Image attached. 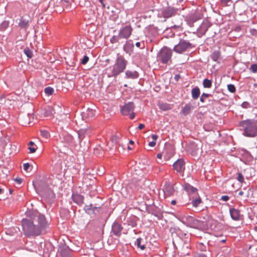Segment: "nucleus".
<instances>
[{
	"label": "nucleus",
	"mask_w": 257,
	"mask_h": 257,
	"mask_svg": "<svg viewBox=\"0 0 257 257\" xmlns=\"http://www.w3.org/2000/svg\"><path fill=\"white\" fill-rule=\"evenodd\" d=\"M240 130L243 131V135L250 138L257 136V120L247 119L239 122Z\"/></svg>",
	"instance_id": "f257e3e1"
},
{
	"label": "nucleus",
	"mask_w": 257,
	"mask_h": 257,
	"mask_svg": "<svg viewBox=\"0 0 257 257\" xmlns=\"http://www.w3.org/2000/svg\"><path fill=\"white\" fill-rule=\"evenodd\" d=\"M21 223L24 234L26 236H38L40 234V228L34 224L31 219H23Z\"/></svg>",
	"instance_id": "f03ea898"
},
{
	"label": "nucleus",
	"mask_w": 257,
	"mask_h": 257,
	"mask_svg": "<svg viewBox=\"0 0 257 257\" xmlns=\"http://www.w3.org/2000/svg\"><path fill=\"white\" fill-rule=\"evenodd\" d=\"M127 63V60L122 56H118L114 65L109 68L110 73L108 74V76L116 77L124 71Z\"/></svg>",
	"instance_id": "7ed1b4c3"
},
{
	"label": "nucleus",
	"mask_w": 257,
	"mask_h": 257,
	"mask_svg": "<svg viewBox=\"0 0 257 257\" xmlns=\"http://www.w3.org/2000/svg\"><path fill=\"white\" fill-rule=\"evenodd\" d=\"M133 28L131 25L122 26L119 30L117 35L113 36L110 39L111 44L119 43L121 39H128L131 36Z\"/></svg>",
	"instance_id": "20e7f679"
},
{
	"label": "nucleus",
	"mask_w": 257,
	"mask_h": 257,
	"mask_svg": "<svg viewBox=\"0 0 257 257\" xmlns=\"http://www.w3.org/2000/svg\"><path fill=\"white\" fill-rule=\"evenodd\" d=\"M172 54V49L166 46L163 47L157 55V61L161 62L163 64H167L169 62H171Z\"/></svg>",
	"instance_id": "39448f33"
},
{
	"label": "nucleus",
	"mask_w": 257,
	"mask_h": 257,
	"mask_svg": "<svg viewBox=\"0 0 257 257\" xmlns=\"http://www.w3.org/2000/svg\"><path fill=\"white\" fill-rule=\"evenodd\" d=\"M193 40L194 39H191L188 40L183 39L180 40L179 43L174 46L173 50L177 53H183L188 49L192 48V44L190 42V41Z\"/></svg>",
	"instance_id": "423d86ee"
},
{
	"label": "nucleus",
	"mask_w": 257,
	"mask_h": 257,
	"mask_svg": "<svg viewBox=\"0 0 257 257\" xmlns=\"http://www.w3.org/2000/svg\"><path fill=\"white\" fill-rule=\"evenodd\" d=\"M182 222L187 226L198 229H200L202 226L201 221L191 216L183 218Z\"/></svg>",
	"instance_id": "0eeeda50"
},
{
	"label": "nucleus",
	"mask_w": 257,
	"mask_h": 257,
	"mask_svg": "<svg viewBox=\"0 0 257 257\" xmlns=\"http://www.w3.org/2000/svg\"><path fill=\"white\" fill-rule=\"evenodd\" d=\"M135 107L133 102H129L121 107V112L123 115H129L130 118L133 119L135 117L134 112Z\"/></svg>",
	"instance_id": "6e6552de"
},
{
	"label": "nucleus",
	"mask_w": 257,
	"mask_h": 257,
	"mask_svg": "<svg viewBox=\"0 0 257 257\" xmlns=\"http://www.w3.org/2000/svg\"><path fill=\"white\" fill-rule=\"evenodd\" d=\"M173 168L177 173L183 175L185 170V162L182 159H178L173 164Z\"/></svg>",
	"instance_id": "1a4fd4ad"
},
{
	"label": "nucleus",
	"mask_w": 257,
	"mask_h": 257,
	"mask_svg": "<svg viewBox=\"0 0 257 257\" xmlns=\"http://www.w3.org/2000/svg\"><path fill=\"white\" fill-rule=\"evenodd\" d=\"M178 12V9L172 7H168L163 9L161 15L165 19H168L175 16Z\"/></svg>",
	"instance_id": "9d476101"
},
{
	"label": "nucleus",
	"mask_w": 257,
	"mask_h": 257,
	"mask_svg": "<svg viewBox=\"0 0 257 257\" xmlns=\"http://www.w3.org/2000/svg\"><path fill=\"white\" fill-rule=\"evenodd\" d=\"M31 118H34L33 114L29 112L27 114H22L20 115L19 116V120L23 125H25L30 123Z\"/></svg>",
	"instance_id": "9b49d317"
},
{
	"label": "nucleus",
	"mask_w": 257,
	"mask_h": 257,
	"mask_svg": "<svg viewBox=\"0 0 257 257\" xmlns=\"http://www.w3.org/2000/svg\"><path fill=\"white\" fill-rule=\"evenodd\" d=\"M42 195L47 201L51 202L55 198V195L53 191L48 188L46 190H43L42 192Z\"/></svg>",
	"instance_id": "f8f14e48"
},
{
	"label": "nucleus",
	"mask_w": 257,
	"mask_h": 257,
	"mask_svg": "<svg viewBox=\"0 0 257 257\" xmlns=\"http://www.w3.org/2000/svg\"><path fill=\"white\" fill-rule=\"evenodd\" d=\"M100 206H96L92 204L86 205L84 206V209L85 212L89 215L96 214L98 212Z\"/></svg>",
	"instance_id": "ddd939ff"
},
{
	"label": "nucleus",
	"mask_w": 257,
	"mask_h": 257,
	"mask_svg": "<svg viewBox=\"0 0 257 257\" xmlns=\"http://www.w3.org/2000/svg\"><path fill=\"white\" fill-rule=\"evenodd\" d=\"M122 229L123 227L120 224L114 222L112 225L111 232L114 235L119 237L121 234Z\"/></svg>",
	"instance_id": "4468645a"
},
{
	"label": "nucleus",
	"mask_w": 257,
	"mask_h": 257,
	"mask_svg": "<svg viewBox=\"0 0 257 257\" xmlns=\"http://www.w3.org/2000/svg\"><path fill=\"white\" fill-rule=\"evenodd\" d=\"M37 220L39 224V225L37 226L40 228V232L41 233L42 231L48 226V222L46 220L45 216L40 214L37 217Z\"/></svg>",
	"instance_id": "2eb2a0df"
},
{
	"label": "nucleus",
	"mask_w": 257,
	"mask_h": 257,
	"mask_svg": "<svg viewBox=\"0 0 257 257\" xmlns=\"http://www.w3.org/2000/svg\"><path fill=\"white\" fill-rule=\"evenodd\" d=\"M229 213L231 218L235 221H238L240 219V212L235 208H230Z\"/></svg>",
	"instance_id": "dca6fc26"
},
{
	"label": "nucleus",
	"mask_w": 257,
	"mask_h": 257,
	"mask_svg": "<svg viewBox=\"0 0 257 257\" xmlns=\"http://www.w3.org/2000/svg\"><path fill=\"white\" fill-rule=\"evenodd\" d=\"M72 198L73 201L78 205H81L83 203L84 196L78 193H73Z\"/></svg>",
	"instance_id": "f3484780"
},
{
	"label": "nucleus",
	"mask_w": 257,
	"mask_h": 257,
	"mask_svg": "<svg viewBox=\"0 0 257 257\" xmlns=\"http://www.w3.org/2000/svg\"><path fill=\"white\" fill-rule=\"evenodd\" d=\"M139 77V74L137 71L126 70L125 72V78L135 79Z\"/></svg>",
	"instance_id": "a211bd4d"
},
{
	"label": "nucleus",
	"mask_w": 257,
	"mask_h": 257,
	"mask_svg": "<svg viewBox=\"0 0 257 257\" xmlns=\"http://www.w3.org/2000/svg\"><path fill=\"white\" fill-rule=\"evenodd\" d=\"M134 45L132 40L126 41L125 44L123 46V49L126 53L131 54L133 51Z\"/></svg>",
	"instance_id": "6ab92c4d"
},
{
	"label": "nucleus",
	"mask_w": 257,
	"mask_h": 257,
	"mask_svg": "<svg viewBox=\"0 0 257 257\" xmlns=\"http://www.w3.org/2000/svg\"><path fill=\"white\" fill-rule=\"evenodd\" d=\"M163 154H164V158L167 161L170 158V148L168 149L166 148L162 153H159L157 155V157L158 159H161Z\"/></svg>",
	"instance_id": "aec40b11"
},
{
	"label": "nucleus",
	"mask_w": 257,
	"mask_h": 257,
	"mask_svg": "<svg viewBox=\"0 0 257 257\" xmlns=\"http://www.w3.org/2000/svg\"><path fill=\"white\" fill-rule=\"evenodd\" d=\"M164 192L167 195L171 196L174 193V189L172 184H167L164 186Z\"/></svg>",
	"instance_id": "412c9836"
},
{
	"label": "nucleus",
	"mask_w": 257,
	"mask_h": 257,
	"mask_svg": "<svg viewBox=\"0 0 257 257\" xmlns=\"http://www.w3.org/2000/svg\"><path fill=\"white\" fill-rule=\"evenodd\" d=\"M211 58L213 61L219 63L222 59L220 52L219 51H214L211 55Z\"/></svg>",
	"instance_id": "4be33fe9"
},
{
	"label": "nucleus",
	"mask_w": 257,
	"mask_h": 257,
	"mask_svg": "<svg viewBox=\"0 0 257 257\" xmlns=\"http://www.w3.org/2000/svg\"><path fill=\"white\" fill-rule=\"evenodd\" d=\"M193 106L191 104H186L183 107H182L181 113L184 115H187L190 113L191 110L193 109Z\"/></svg>",
	"instance_id": "5701e85b"
},
{
	"label": "nucleus",
	"mask_w": 257,
	"mask_h": 257,
	"mask_svg": "<svg viewBox=\"0 0 257 257\" xmlns=\"http://www.w3.org/2000/svg\"><path fill=\"white\" fill-rule=\"evenodd\" d=\"M210 27L209 24L207 22H203L199 27L198 30L202 35H204Z\"/></svg>",
	"instance_id": "b1692460"
},
{
	"label": "nucleus",
	"mask_w": 257,
	"mask_h": 257,
	"mask_svg": "<svg viewBox=\"0 0 257 257\" xmlns=\"http://www.w3.org/2000/svg\"><path fill=\"white\" fill-rule=\"evenodd\" d=\"M200 94V91L199 88L196 86L193 88L191 91L192 97L194 99H197L198 98Z\"/></svg>",
	"instance_id": "393cba45"
},
{
	"label": "nucleus",
	"mask_w": 257,
	"mask_h": 257,
	"mask_svg": "<svg viewBox=\"0 0 257 257\" xmlns=\"http://www.w3.org/2000/svg\"><path fill=\"white\" fill-rule=\"evenodd\" d=\"M29 20H25L22 18L20 20L19 25L22 29L26 30L29 26Z\"/></svg>",
	"instance_id": "a878e982"
},
{
	"label": "nucleus",
	"mask_w": 257,
	"mask_h": 257,
	"mask_svg": "<svg viewBox=\"0 0 257 257\" xmlns=\"http://www.w3.org/2000/svg\"><path fill=\"white\" fill-rule=\"evenodd\" d=\"M143 242V239L140 237L137 238L135 244L138 247H140L142 250H144L146 248V245Z\"/></svg>",
	"instance_id": "bb28decb"
},
{
	"label": "nucleus",
	"mask_w": 257,
	"mask_h": 257,
	"mask_svg": "<svg viewBox=\"0 0 257 257\" xmlns=\"http://www.w3.org/2000/svg\"><path fill=\"white\" fill-rule=\"evenodd\" d=\"M62 257H72V254L70 249L67 247L63 248L61 251Z\"/></svg>",
	"instance_id": "cd10ccee"
},
{
	"label": "nucleus",
	"mask_w": 257,
	"mask_h": 257,
	"mask_svg": "<svg viewBox=\"0 0 257 257\" xmlns=\"http://www.w3.org/2000/svg\"><path fill=\"white\" fill-rule=\"evenodd\" d=\"M174 32H179L183 31L182 23H179L178 24L174 25L170 27Z\"/></svg>",
	"instance_id": "c85d7f7f"
},
{
	"label": "nucleus",
	"mask_w": 257,
	"mask_h": 257,
	"mask_svg": "<svg viewBox=\"0 0 257 257\" xmlns=\"http://www.w3.org/2000/svg\"><path fill=\"white\" fill-rule=\"evenodd\" d=\"M202 17V15L199 13H196L191 16H189V18L192 20L195 23L198 20L201 19Z\"/></svg>",
	"instance_id": "c756f323"
},
{
	"label": "nucleus",
	"mask_w": 257,
	"mask_h": 257,
	"mask_svg": "<svg viewBox=\"0 0 257 257\" xmlns=\"http://www.w3.org/2000/svg\"><path fill=\"white\" fill-rule=\"evenodd\" d=\"M164 33L167 37H173L175 36V32H174L170 27L167 28L164 30Z\"/></svg>",
	"instance_id": "7c9ffc66"
},
{
	"label": "nucleus",
	"mask_w": 257,
	"mask_h": 257,
	"mask_svg": "<svg viewBox=\"0 0 257 257\" xmlns=\"http://www.w3.org/2000/svg\"><path fill=\"white\" fill-rule=\"evenodd\" d=\"M159 108L164 111H166L171 109V105L166 103H162L159 104Z\"/></svg>",
	"instance_id": "2f4dec72"
},
{
	"label": "nucleus",
	"mask_w": 257,
	"mask_h": 257,
	"mask_svg": "<svg viewBox=\"0 0 257 257\" xmlns=\"http://www.w3.org/2000/svg\"><path fill=\"white\" fill-rule=\"evenodd\" d=\"M54 109L50 106H48L45 111V115L46 116H50L54 113Z\"/></svg>",
	"instance_id": "473e14b6"
},
{
	"label": "nucleus",
	"mask_w": 257,
	"mask_h": 257,
	"mask_svg": "<svg viewBox=\"0 0 257 257\" xmlns=\"http://www.w3.org/2000/svg\"><path fill=\"white\" fill-rule=\"evenodd\" d=\"M9 26V22L8 21L5 20L3 21L0 25V31H5L8 28Z\"/></svg>",
	"instance_id": "72a5a7b5"
},
{
	"label": "nucleus",
	"mask_w": 257,
	"mask_h": 257,
	"mask_svg": "<svg viewBox=\"0 0 257 257\" xmlns=\"http://www.w3.org/2000/svg\"><path fill=\"white\" fill-rule=\"evenodd\" d=\"M203 85L204 88H211L212 86V81L208 79H204L203 81Z\"/></svg>",
	"instance_id": "f704fd0d"
},
{
	"label": "nucleus",
	"mask_w": 257,
	"mask_h": 257,
	"mask_svg": "<svg viewBox=\"0 0 257 257\" xmlns=\"http://www.w3.org/2000/svg\"><path fill=\"white\" fill-rule=\"evenodd\" d=\"M241 152H242V155L244 156L247 159H252V155H251L250 153L248 151H247V150H245V149H242L241 150Z\"/></svg>",
	"instance_id": "c9c22d12"
},
{
	"label": "nucleus",
	"mask_w": 257,
	"mask_h": 257,
	"mask_svg": "<svg viewBox=\"0 0 257 257\" xmlns=\"http://www.w3.org/2000/svg\"><path fill=\"white\" fill-rule=\"evenodd\" d=\"M201 202L202 201L201 198L198 197L192 200V204L193 207H197Z\"/></svg>",
	"instance_id": "e433bc0d"
},
{
	"label": "nucleus",
	"mask_w": 257,
	"mask_h": 257,
	"mask_svg": "<svg viewBox=\"0 0 257 257\" xmlns=\"http://www.w3.org/2000/svg\"><path fill=\"white\" fill-rule=\"evenodd\" d=\"M186 190L188 192L196 193L197 192V189L189 184H187L185 187Z\"/></svg>",
	"instance_id": "4c0bfd02"
},
{
	"label": "nucleus",
	"mask_w": 257,
	"mask_h": 257,
	"mask_svg": "<svg viewBox=\"0 0 257 257\" xmlns=\"http://www.w3.org/2000/svg\"><path fill=\"white\" fill-rule=\"evenodd\" d=\"M198 248H199L201 251H206L208 248V246L205 245L204 243L200 242L198 243L197 245Z\"/></svg>",
	"instance_id": "58836bf2"
},
{
	"label": "nucleus",
	"mask_w": 257,
	"mask_h": 257,
	"mask_svg": "<svg viewBox=\"0 0 257 257\" xmlns=\"http://www.w3.org/2000/svg\"><path fill=\"white\" fill-rule=\"evenodd\" d=\"M24 52L25 54L29 58H31L32 57L33 52L29 48H26L24 50Z\"/></svg>",
	"instance_id": "ea45409f"
},
{
	"label": "nucleus",
	"mask_w": 257,
	"mask_h": 257,
	"mask_svg": "<svg viewBox=\"0 0 257 257\" xmlns=\"http://www.w3.org/2000/svg\"><path fill=\"white\" fill-rule=\"evenodd\" d=\"M41 135L44 138L48 139L50 137L49 133L46 130H41Z\"/></svg>",
	"instance_id": "a19ab883"
},
{
	"label": "nucleus",
	"mask_w": 257,
	"mask_h": 257,
	"mask_svg": "<svg viewBox=\"0 0 257 257\" xmlns=\"http://www.w3.org/2000/svg\"><path fill=\"white\" fill-rule=\"evenodd\" d=\"M191 149H194L193 150H191L192 154L193 155H196V153H197V152L199 150V148L197 147V146L195 144H193V145H191Z\"/></svg>",
	"instance_id": "79ce46f5"
},
{
	"label": "nucleus",
	"mask_w": 257,
	"mask_h": 257,
	"mask_svg": "<svg viewBox=\"0 0 257 257\" xmlns=\"http://www.w3.org/2000/svg\"><path fill=\"white\" fill-rule=\"evenodd\" d=\"M227 89L228 91L231 93H234L236 91L235 87L233 84H228L227 85Z\"/></svg>",
	"instance_id": "37998d69"
},
{
	"label": "nucleus",
	"mask_w": 257,
	"mask_h": 257,
	"mask_svg": "<svg viewBox=\"0 0 257 257\" xmlns=\"http://www.w3.org/2000/svg\"><path fill=\"white\" fill-rule=\"evenodd\" d=\"M87 117H91L95 115V111L93 109H88L86 111Z\"/></svg>",
	"instance_id": "c03bdc74"
},
{
	"label": "nucleus",
	"mask_w": 257,
	"mask_h": 257,
	"mask_svg": "<svg viewBox=\"0 0 257 257\" xmlns=\"http://www.w3.org/2000/svg\"><path fill=\"white\" fill-rule=\"evenodd\" d=\"M54 92V89L50 87H47L45 89V92L48 95H51Z\"/></svg>",
	"instance_id": "a18cd8bd"
},
{
	"label": "nucleus",
	"mask_w": 257,
	"mask_h": 257,
	"mask_svg": "<svg viewBox=\"0 0 257 257\" xmlns=\"http://www.w3.org/2000/svg\"><path fill=\"white\" fill-rule=\"evenodd\" d=\"M221 4L224 6H229L232 3V0H220Z\"/></svg>",
	"instance_id": "49530a36"
},
{
	"label": "nucleus",
	"mask_w": 257,
	"mask_h": 257,
	"mask_svg": "<svg viewBox=\"0 0 257 257\" xmlns=\"http://www.w3.org/2000/svg\"><path fill=\"white\" fill-rule=\"evenodd\" d=\"M236 179L238 181L241 183L244 182V177L242 175V174L240 173H238L237 174V177L236 178Z\"/></svg>",
	"instance_id": "de8ad7c7"
},
{
	"label": "nucleus",
	"mask_w": 257,
	"mask_h": 257,
	"mask_svg": "<svg viewBox=\"0 0 257 257\" xmlns=\"http://www.w3.org/2000/svg\"><path fill=\"white\" fill-rule=\"evenodd\" d=\"M249 69L253 73H257V64H252L250 66Z\"/></svg>",
	"instance_id": "09e8293b"
},
{
	"label": "nucleus",
	"mask_w": 257,
	"mask_h": 257,
	"mask_svg": "<svg viewBox=\"0 0 257 257\" xmlns=\"http://www.w3.org/2000/svg\"><path fill=\"white\" fill-rule=\"evenodd\" d=\"M210 95V94H209L203 93L202 94L201 96L200 97V101L202 102H204V98L209 97Z\"/></svg>",
	"instance_id": "8fccbe9b"
},
{
	"label": "nucleus",
	"mask_w": 257,
	"mask_h": 257,
	"mask_svg": "<svg viewBox=\"0 0 257 257\" xmlns=\"http://www.w3.org/2000/svg\"><path fill=\"white\" fill-rule=\"evenodd\" d=\"M88 60L89 57L85 55L81 60V64L85 65L88 62Z\"/></svg>",
	"instance_id": "3c124183"
},
{
	"label": "nucleus",
	"mask_w": 257,
	"mask_h": 257,
	"mask_svg": "<svg viewBox=\"0 0 257 257\" xmlns=\"http://www.w3.org/2000/svg\"><path fill=\"white\" fill-rule=\"evenodd\" d=\"M136 46L138 47V48H140L141 49H144L145 48V43L144 42H142V43H141V42H137L136 43Z\"/></svg>",
	"instance_id": "603ef678"
},
{
	"label": "nucleus",
	"mask_w": 257,
	"mask_h": 257,
	"mask_svg": "<svg viewBox=\"0 0 257 257\" xmlns=\"http://www.w3.org/2000/svg\"><path fill=\"white\" fill-rule=\"evenodd\" d=\"M241 106L244 108H248L250 107V104L247 101H244L242 102Z\"/></svg>",
	"instance_id": "864d4df0"
},
{
	"label": "nucleus",
	"mask_w": 257,
	"mask_h": 257,
	"mask_svg": "<svg viewBox=\"0 0 257 257\" xmlns=\"http://www.w3.org/2000/svg\"><path fill=\"white\" fill-rule=\"evenodd\" d=\"M186 21H187L188 24L190 27H193V24H194V21H192V20H191V19H190L189 18V17H187Z\"/></svg>",
	"instance_id": "5fc2aeb1"
},
{
	"label": "nucleus",
	"mask_w": 257,
	"mask_h": 257,
	"mask_svg": "<svg viewBox=\"0 0 257 257\" xmlns=\"http://www.w3.org/2000/svg\"><path fill=\"white\" fill-rule=\"evenodd\" d=\"M23 167H24V169L27 171V172H29V169L30 167V165L29 164V163H25L23 165Z\"/></svg>",
	"instance_id": "6e6d98bb"
},
{
	"label": "nucleus",
	"mask_w": 257,
	"mask_h": 257,
	"mask_svg": "<svg viewBox=\"0 0 257 257\" xmlns=\"http://www.w3.org/2000/svg\"><path fill=\"white\" fill-rule=\"evenodd\" d=\"M28 150L30 151V153H34L36 152V148L35 147L31 146L28 147Z\"/></svg>",
	"instance_id": "4d7b16f0"
},
{
	"label": "nucleus",
	"mask_w": 257,
	"mask_h": 257,
	"mask_svg": "<svg viewBox=\"0 0 257 257\" xmlns=\"http://www.w3.org/2000/svg\"><path fill=\"white\" fill-rule=\"evenodd\" d=\"M229 199V196L227 195L222 196L220 200L223 201H227Z\"/></svg>",
	"instance_id": "13d9d810"
},
{
	"label": "nucleus",
	"mask_w": 257,
	"mask_h": 257,
	"mask_svg": "<svg viewBox=\"0 0 257 257\" xmlns=\"http://www.w3.org/2000/svg\"><path fill=\"white\" fill-rule=\"evenodd\" d=\"M94 153L95 155H99V154L102 155V150L100 149H99L98 148L95 149H94Z\"/></svg>",
	"instance_id": "bf43d9fd"
},
{
	"label": "nucleus",
	"mask_w": 257,
	"mask_h": 257,
	"mask_svg": "<svg viewBox=\"0 0 257 257\" xmlns=\"http://www.w3.org/2000/svg\"><path fill=\"white\" fill-rule=\"evenodd\" d=\"M15 181L18 184H21L22 182V179L20 178H17L14 179Z\"/></svg>",
	"instance_id": "052dcab7"
},
{
	"label": "nucleus",
	"mask_w": 257,
	"mask_h": 257,
	"mask_svg": "<svg viewBox=\"0 0 257 257\" xmlns=\"http://www.w3.org/2000/svg\"><path fill=\"white\" fill-rule=\"evenodd\" d=\"M156 144V142L155 141L151 142L149 143V146L152 147H154Z\"/></svg>",
	"instance_id": "680f3d73"
},
{
	"label": "nucleus",
	"mask_w": 257,
	"mask_h": 257,
	"mask_svg": "<svg viewBox=\"0 0 257 257\" xmlns=\"http://www.w3.org/2000/svg\"><path fill=\"white\" fill-rule=\"evenodd\" d=\"M158 137L157 135H152V138L153 140V141L156 142V141L157 140Z\"/></svg>",
	"instance_id": "e2e57ef3"
},
{
	"label": "nucleus",
	"mask_w": 257,
	"mask_h": 257,
	"mask_svg": "<svg viewBox=\"0 0 257 257\" xmlns=\"http://www.w3.org/2000/svg\"><path fill=\"white\" fill-rule=\"evenodd\" d=\"M145 127V125L144 124H142V123H140L138 126V128L140 129V130H142Z\"/></svg>",
	"instance_id": "0e129e2a"
},
{
	"label": "nucleus",
	"mask_w": 257,
	"mask_h": 257,
	"mask_svg": "<svg viewBox=\"0 0 257 257\" xmlns=\"http://www.w3.org/2000/svg\"><path fill=\"white\" fill-rule=\"evenodd\" d=\"M104 0H99V2L101 3L102 7L103 8H105V5L104 4L103 2Z\"/></svg>",
	"instance_id": "69168bd1"
},
{
	"label": "nucleus",
	"mask_w": 257,
	"mask_h": 257,
	"mask_svg": "<svg viewBox=\"0 0 257 257\" xmlns=\"http://www.w3.org/2000/svg\"><path fill=\"white\" fill-rule=\"evenodd\" d=\"M67 63L68 64V65L70 66H74V65H75V62L74 61H72V62H70V63H68V62H67Z\"/></svg>",
	"instance_id": "338daca9"
},
{
	"label": "nucleus",
	"mask_w": 257,
	"mask_h": 257,
	"mask_svg": "<svg viewBox=\"0 0 257 257\" xmlns=\"http://www.w3.org/2000/svg\"><path fill=\"white\" fill-rule=\"evenodd\" d=\"M180 77V76L179 74L176 75L175 76V79L176 80H178Z\"/></svg>",
	"instance_id": "774afa93"
}]
</instances>
